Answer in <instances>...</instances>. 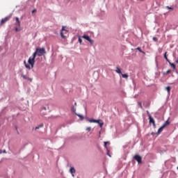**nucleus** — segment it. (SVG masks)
Returning <instances> with one entry per match:
<instances>
[{"label": "nucleus", "instance_id": "nucleus-1", "mask_svg": "<svg viewBox=\"0 0 178 178\" xmlns=\"http://www.w3.org/2000/svg\"><path fill=\"white\" fill-rule=\"evenodd\" d=\"M44 54H47V51H45V48H36L35 51L33 54L32 58H34L35 59V57L37 56H42L44 55Z\"/></svg>", "mask_w": 178, "mask_h": 178}, {"label": "nucleus", "instance_id": "nucleus-2", "mask_svg": "<svg viewBox=\"0 0 178 178\" xmlns=\"http://www.w3.org/2000/svg\"><path fill=\"white\" fill-rule=\"evenodd\" d=\"M86 120H87V122H89L90 123H97V124H99L100 122H102V120L101 119H98V120H95L94 118H89L88 117H85Z\"/></svg>", "mask_w": 178, "mask_h": 178}, {"label": "nucleus", "instance_id": "nucleus-3", "mask_svg": "<svg viewBox=\"0 0 178 178\" xmlns=\"http://www.w3.org/2000/svg\"><path fill=\"white\" fill-rule=\"evenodd\" d=\"M28 63L29 65H31L30 66L31 69H33L35 63V58H34V57L30 56L28 60Z\"/></svg>", "mask_w": 178, "mask_h": 178}, {"label": "nucleus", "instance_id": "nucleus-4", "mask_svg": "<svg viewBox=\"0 0 178 178\" xmlns=\"http://www.w3.org/2000/svg\"><path fill=\"white\" fill-rule=\"evenodd\" d=\"M82 38H84V40H86V41H88L90 45H94V40L91 39V37H90L88 35H82Z\"/></svg>", "mask_w": 178, "mask_h": 178}, {"label": "nucleus", "instance_id": "nucleus-5", "mask_svg": "<svg viewBox=\"0 0 178 178\" xmlns=\"http://www.w3.org/2000/svg\"><path fill=\"white\" fill-rule=\"evenodd\" d=\"M10 15L7 16V17H4V18H2V19H1V22H0V26H2V24H5V23H6V22H8V20H10Z\"/></svg>", "mask_w": 178, "mask_h": 178}, {"label": "nucleus", "instance_id": "nucleus-6", "mask_svg": "<svg viewBox=\"0 0 178 178\" xmlns=\"http://www.w3.org/2000/svg\"><path fill=\"white\" fill-rule=\"evenodd\" d=\"M134 159H135V161H137L138 164L143 163L142 158H141V156H140V155L134 156Z\"/></svg>", "mask_w": 178, "mask_h": 178}, {"label": "nucleus", "instance_id": "nucleus-7", "mask_svg": "<svg viewBox=\"0 0 178 178\" xmlns=\"http://www.w3.org/2000/svg\"><path fill=\"white\" fill-rule=\"evenodd\" d=\"M149 123H152L153 126H155V120L151 116V114H149Z\"/></svg>", "mask_w": 178, "mask_h": 178}, {"label": "nucleus", "instance_id": "nucleus-8", "mask_svg": "<svg viewBox=\"0 0 178 178\" xmlns=\"http://www.w3.org/2000/svg\"><path fill=\"white\" fill-rule=\"evenodd\" d=\"M70 173H71L72 177H74V173H76V169H74V167H71L70 168Z\"/></svg>", "mask_w": 178, "mask_h": 178}, {"label": "nucleus", "instance_id": "nucleus-9", "mask_svg": "<svg viewBox=\"0 0 178 178\" xmlns=\"http://www.w3.org/2000/svg\"><path fill=\"white\" fill-rule=\"evenodd\" d=\"M15 25L17 26V27H20V20L19 19V17H15Z\"/></svg>", "mask_w": 178, "mask_h": 178}, {"label": "nucleus", "instance_id": "nucleus-10", "mask_svg": "<svg viewBox=\"0 0 178 178\" xmlns=\"http://www.w3.org/2000/svg\"><path fill=\"white\" fill-rule=\"evenodd\" d=\"M24 65L26 67V69H28V70H31V67H30V65L29 64H27V61L24 60Z\"/></svg>", "mask_w": 178, "mask_h": 178}, {"label": "nucleus", "instance_id": "nucleus-11", "mask_svg": "<svg viewBox=\"0 0 178 178\" xmlns=\"http://www.w3.org/2000/svg\"><path fill=\"white\" fill-rule=\"evenodd\" d=\"M165 128L163 127V126H161L159 129V130H158V131L156 133V134L158 136V135H159V134H161V133H162V131H163V129H164Z\"/></svg>", "mask_w": 178, "mask_h": 178}, {"label": "nucleus", "instance_id": "nucleus-12", "mask_svg": "<svg viewBox=\"0 0 178 178\" xmlns=\"http://www.w3.org/2000/svg\"><path fill=\"white\" fill-rule=\"evenodd\" d=\"M169 124H170V122H169V120H167L166 122H165L162 125V127L165 129V127H166V126H169Z\"/></svg>", "mask_w": 178, "mask_h": 178}, {"label": "nucleus", "instance_id": "nucleus-13", "mask_svg": "<svg viewBox=\"0 0 178 178\" xmlns=\"http://www.w3.org/2000/svg\"><path fill=\"white\" fill-rule=\"evenodd\" d=\"M168 51H165V54H164V58L165 59L166 62L169 63L170 62V60H169V58H168Z\"/></svg>", "mask_w": 178, "mask_h": 178}, {"label": "nucleus", "instance_id": "nucleus-14", "mask_svg": "<svg viewBox=\"0 0 178 178\" xmlns=\"http://www.w3.org/2000/svg\"><path fill=\"white\" fill-rule=\"evenodd\" d=\"M75 115L76 116H78L79 118H80L81 120H84V116H83V115L81 114H78L77 113H75Z\"/></svg>", "mask_w": 178, "mask_h": 178}, {"label": "nucleus", "instance_id": "nucleus-15", "mask_svg": "<svg viewBox=\"0 0 178 178\" xmlns=\"http://www.w3.org/2000/svg\"><path fill=\"white\" fill-rule=\"evenodd\" d=\"M168 63L171 66V67H172V69H175V70H176V65H175V63H171L170 61L168 62Z\"/></svg>", "mask_w": 178, "mask_h": 178}, {"label": "nucleus", "instance_id": "nucleus-16", "mask_svg": "<svg viewBox=\"0 0 178 178\" xmlns=\"http://www.w3.org/2000/svg\"><path fill=\"white\" fill-rule=\"evenodd\" d=\"M115 72H116V73H118V74H122V70H120V68L119 67H116Z\"/></svg>", "mask_w": 178, "mask_h": 178}, {"label": "nucleus", "instance_id": "nucleus-17", "mask_svg": "<svg viewBox=\"0 0 178 178\" xmlns=\"http://www.w3.org/2000/svg\"><path fill=\"white\" fill-rule=\"evenodd\" d=\"M42 127H44V124H40V125H38V127H36L35 128V130H38V129H41Z\"/></svg>", "mask_w": 178, "mask_h": 178}, {"label": "nucleus", "instance_id": "nucleus-18", "mask_svg": "<svg viewBox=\"0 0 178 178\" xmlns=\"http://www.w3.org/2000/svg\"><path fill=\"white\" fill-rule=\"evenodd\" d=\"M21 76H22V79H24V80H28V79H29V76L24 75V74H22Z\"/></svg>", "mask_w": 178, "mask_h": 178}, {"label": "nucleus", "instance_id": "nucleus-19", "mask_svg": "<svg viewBox=\"0 0 178 178\" xmlns=\"http://www.w3.org/2000/svg\"><path fill=\"white\" fill-rule=\"evenodd\" d=\"M122 76L123 79L129 78V74H122Z\"/></svg>", "mask_w": 178, "mask_h": 178}, {"label": "nucleus", "instance_id": "nucleus-20", "mask_svg": "<svg viewBox=\"0 0 178 178\" xmlns=\"http://www.w3.org/2000/svg\"><path fill=\"white\" fill-rule=\"evenodd\" d=\"M71 111L74 113H76V107H74V106H72V108H71Z\"/></svg>", "mask_w": 178, "mask_h": 178}, {"label": "nucleus", "instance_id": "nucleus-21", "mask_svg": "<svg viewBox=\"0 0 178 178\" xmlns=\"http://www.w3.org/2000/svg\"><path fill=\"white\" fill-rule=\"evenodd\" d=\"M78 41H79V44H81V43L83 42V40L81 39V36H79Z\"/></svg>", "mask_w": 178, "mask_h": 178}, {"label": "nucleus", "instance_id": "nucleus-22", "mask_svg": "<svg viewBox=\"0 0 178 178\" xmlns=\"http://www.w3.org/2000/svg\"><path fill=\"white\" fill-rule=\"evenodd\" d=\"M99 127L101 128V129H102V127H104V122H100L99 123Z\"/></svg>", "mask_w": 178, "mask_h": 178}, {"label": "nucleus", "instance_id": "nucleus-23", "mask_svg": "<svg viewBox=\"0 0 178 178\" xmlns=\"http://www.w3.org/2000/svg\"><path fill=\"white\" fill-rule=\"evenodd\" d=\"M169 73H172L171 70H168L166 72H164L163 74L166 75V74H169Z\"/></svg>", "mask_w": 178, "mask_h": 178}, {"label": "nucleus", "instance_id": "nucleus-24", "mask_svg": "<svg viewBox=\"0 0 178 178\" xmlns=\"http://www.w3.org/2000/svg\"><path fill=\"white\" fill-rule=\"evenodd\" d=\"M21 30H22V29H20L19 28V26H16V27H15V31H16V33L20 31Z\"/></svg>", "mask_w": 178, "mask_h": 178}, {"label": "nucleus", "instance_id": "nucleus-25", "mask_svg": "<svg viewBox=\"0 0 178 178\" xmlns=\"http://www.w3.org/2000/svg\"><path fill=\"white\" fill-rule=\"evenodd\" d=\"M138 51H139V52H141L142 54H144V51L141 49V47H137Z\"/></svg>", "mask_w": 178, "mask_h": 178}, {"label": "nucleus", "instance_id": "nucleus-26", "mask_svg": "<svg viewBox=\"0 0 178 178\" xmlns=\"http://www.w3.org/2000/svg\"><path fill=\"white\" fill-rule=\"evenodd\" d=\"M138 106H140V108L141 109H143V104H141V102H138Z\"/></svg>", "mask_w": 178, "mask_h": 178}, {"label": "nucleus", "instance_id": "nucleus-27", "mask_svg": "<svg viewBox=\"0 0 178 178\" xmlns=\"http://www.w3.org/2000/svg\"><path fill=\"white\" fill-rule=\"evenodd\" d=\"M108 144H109V142H104V147L106 149H108V147L106 146Z\"/></svg>", "mask_w": 178, "mask_h": 178}, {"label": "nucleus", "instance_id": "nucleus-28", "mask_svg": "<svg viewBox=\"0 0 178 178\" xmlns=\"http://www.w3.org/2000/svg\"><path fill=\"white\" fill-rule=\"evenodd\" d=\"M165 90L168 91V92H170V86H167Z\"/></svg>", "mask_w": 178, "mask_h": 178}, {"label": "nucleus", "instance_id": "nucleus-29", "mask_svg": "<svg viewBox=\"0 0 178 178\" xmlns=\"http://www.w3.org/2000/svg\"><path fill=\"white\" fill-rule=\"evenodd\" d=\"M86 131H91V127H86Z\"/></svg>", "mask_w": 178, "mask_h": 178}, {"label": "nucleus", "instance_id": "nucleus-30", "mask_svg": "<svg viewBox=\"0 0 178 178\" xmlns=\"http://www.w3.org/2000/svg\"><path fill=\"white\" fill-rule=\"evenodd\" d=\"M60 37L62 38H65V35L63 34V32H60Z\"/></svg>", "mask_w": 178, "mask_h": 178}, {"label": "nucleus", "instance_id": "nucleus-31", "mask_svg": "<svg viewBox=\"0 0 178 178\" xmlns=\"http://www.w3.org/2000/svg\"><path fill=\"white\" fill-rule=\"evenodd\" d=\"M153 41H155V42H158V38H156V37H153Z\"/></svg>", "mask_w": 178, "mask_h": 178}, {"label": "nucleus", "instance_id": "nucleus-32", "mask_svg": "<svg viewBox=\"0 0 178 178\" xmlns=\"http://www.w3.org/2000/svg\"><path fill=\"white\" fill-rule=\"evenodd\" d=\"M47 109H48V107H45V106H42V111H47Z\"/></svg>", "mask_w": 178, "mask_h": 178}, {"label": "nucleus", "instance_id": "nucleus-33", "mask_svg": "<svg viewBox=\"0 0 178 178\" xmlns=\"http://www.w3.org/2000/svg\"><path fill=\"white\" fill-rule=\"evenodd\" d=\"M165 8H166V9H170V10H173L172 7L166 6Z\"/></svg>", "mask_w": 178, "mask_h": 178}, {"label": "nucleus", "instance_id": "nucleus-34", "mask_svg": "<svg viewBox=\"0 0 178 178\" xmlns=\"http://www.w3.org/2000/svg\"><path fill=\"white\" fill-rule=\"evenodd\" d=\"M106 150H107L106 155H108L111 158V154H109V150L108 149H106Z\"/></svg>", "mask_w": 178, "mask_h": 178}, {"label": "nucleus", "instance_id": "nucleus-35", "mask_svg": "<svg viewBox=\"0 0 178 178\" xmlns=\"http://www.w3.org/2000/svg\"><path fill=\"white\" fill-rule=\"evenodd\" d=\"M3 50V47H2V46H0V52H2Z\"/></svg>", "mask_w": 178, "mask_h": 178}, {"label": "nucleus", "instance_id": "nucleus-36", "mask_svg": "<svg viewBox=\"0 0 178 178\" xmlns=\"http://www.w3.org/2000/svg\"><path fill=\"white\" fill-rule=\"evenodd\" d=\"M35 12H37V10H36V9H33V10H32V13H35Z\"/></svg>", "mask_w": 178, "mask_h": 178}, {"label": "nucleus", "instance_id": "nucleus-37", "mask_svg": "<svg viewBox=\"0 0 178 178\" xmlns=\"http://www.w3.org/2000/svg\"><path fill=\"white\" fill-rule=\"evenodd\" d=\"M147 113L148 118H149V115H151V114L149 113V111H147Z\"/></svg>", "mask_w": 178, "mask_h": 178}, {"label": "nucleus", "instance_id": "nucleus-38", "mask_svg": "<svg viewBox=\"0 0 178 178\" xmlns=\"http://www.w3.org/2000/svg\"><path fill=\"white\" fill-rule=\"evenodd\" d=\"M28 80H29V81H33V79L32 78H29V77Z\"/></svg>", "mask_w": 178, "mask_h": 178}, {"label": "nucleus", "instance_id": "nucleus-39", "mask_svg": "<svg viewBox=\"0 0 178 178\" xmlns=\"http://www.w3.org/2000/svg\"><path fill=\"white\" fill-rule=\"evenodd\" d=\"M65 30H66V29H65V26H63V27H62V31H65Z\"/></svg>", "mask_w": 178, "mask_h": 178}, {"label": "nucleus", "instance_id": "nucleus-40", "mask_svg": "<svg viewBox=\"0 0 178 178\" xmlns=\"http://www.w3.org/2000/svg\"><path fill=\"white\" fill-rule=\"evenodd\" d=\"M74 106H77V103H74Z\"/></svg>", "mask_w": 178, "mask_h": 178}, {"label": "nucleus", "instance_id": "nucleus-41", "mask_svg": "<svg viewBox=\"0 0 178 178\" xmlns=\"http://www.w3.org/2000/svg\"><path fill=\"white\" fill-rule=\"evenodd\" d=\"M175 63H178V58H177V59H176V60H175Z\"/></svg>", "mask_w": 178, "mask_h": 178}, {"label": "nucleus", "instance_id": "nucleus-42", "mask_svg": "<svg viewBox=\"0 0 178 178\" xmlns=\"http://www.w3.org/2000/svg\"><path fill=\"white\" fill-rule=\"evenodd\" d=\"M3 154H6V150H3Z\"/></svg>", "mask_w": 178, "mask_h": 178}, {"label": "nucleus", "instance_id": "nucleus-43", "mask_svg": "<svg viewBox=\"0 0 178 178\" xmlns=\"http://www.w3.org/2000/svg\"><path fill=\"white\" fill-rule=\"evenodd\" d=\"M15 130H17V126H15Z\"/></svg>", "mask_w": 178, "mask_h": 178}, {"label": "nucleus", "instance_id": "nucleus-44", "mask_svg": "<svg viewBox=\"0 0 178 178\" xmlns=\"http://www.w3.org/2000/svg\"><path fill=\"white\" fill-rule=\"evenodd\" d=\"M0 154H2V150L0 149Z\"/></svg>", "mask_w": 178, "mask_h": 178}, {"label": "nucleus", "instance_id": "nucleus-45", "mask_svg": "<svg viewBox=\"0 0 178 178\" xmlns=\"http://www.w3.org/2000/svg\"><path fill=\"white\" fill-rule=\"evenodd\" d=\"M152 135H154V132H152V134H151Z\"/></svg>", "mask_w": 178, "mask_h": 178}, {"label": "nucleus", "instance_id": "nucleus-46", "mask_svg": "<svg viewBox=\"0 0 178 178\" xmlns=\"http://www.w3.org/2000/svg\"><path fill=\"white\" fill-rule=\"evenodd\" d=\"M99 134H101V131H99Z\"/></svg>", "mask_w": 178, "mask_h": 178}]
</instances>
